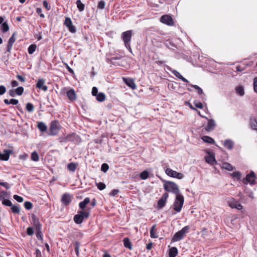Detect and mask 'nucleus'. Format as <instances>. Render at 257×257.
Returning a JSON list of instances; mask_svg holds the SVG:
<instances>
[{
	"instance_id": "1",
	"label": "nucleus",
	"mask_w": 257,
	"mask_h": 257,
	"mask_svg": "<svg viewBox=\"0 0 257 257\" xmlns=\"http://www.w3.org/2000/svg\"><path fill=\"white\" fill-rule=\"evenodd\" d=\"M89 210L78 211L77 214L74 216V222L78 224H81L84 219H87L89 216Z\"/></svg>"
},
{
	"instance_id": "2",
	"label": "nucleus",
	"mask_w": 257,
	"mask_h": 257,
	"mask_svg": "<svg viewBox=\"0 0 257 257\" xmlns=\"http://www.w3.org/2000/svg\"><path fill=\"white\" fill-rule=\"evenodd\" d=\"M164 187L166 191L172 192L176 195L180 194L178 186L173 182L165 181L164 184Z\"/></svg>"
},
{
	"instance_id": "3",
	"label": "nucleus",
	"mask_w": 257,
	"mask_h": 257,
	"mask_svg": "<svg viewBox=\"0 0 257 257\" xmlns=\"http://www.w3.org/2000/svg\"><path fill=\"white\" fill-rule=\"evenodd\" d=\"M133 35L132 30H128L121 34V38L124 42L125 47L131 52L132 49L130 45V42Z\"/></svg>"
},
{
	"instance_id": "4",
	"label": "nucleus",
	"mask_w": 257,
	"mask_h": 257,
	"mask_svg": "<svg viewBox=\"0 0 257 257\" xmlns=\"http://www.w3.org/2000/svg\"><path fill=\"white\" fill-rule=\"evenodd\" d=\"M184 202V197L180 194L176 195L175 201L173 203V209L176 212H180L182 209Z\"/></svg>"
},
{
	"instance_id": "5",
	"label": "nucleus",
	"mask_w": 257,
	"mask_h": 257,
	"mask_svg": "<svg viewBox=\"0 0 257 257\" xmlns=\"http://www.w3.org/2000/svg\"><path fill=\"white\" fill-rule=\"evenodd\" d=\"M188 226H186L182 228L180 231L177 232L174 234L172 238V241L175 242L182 239L184 238L185 233L188 232Z\"/></svg>"
},
{
	"instance_id": "6",
	"label": "nucleus",
	"mask_w": 257,
	"mask_h": 257,
	"mask_svg": "<svg viewBox=\"0 0 257 257\" xmlns=\"http://www.w3.org/2000/svg\"><path fill=\"white\" fill-rule=\"evenodd\" d=\"M64 141L65 142H72L77 144L81 142V139L77 135L73 133L65 137Z\"/></svg>"
},
{
	"instance_id": "7",
	"label": "nucleus",
	"mask_w": 257,
	"mask_h": 257,
	"mask_svg": "<svg viewBox=\"0 0 257 257\" xmlns=\"http://www.w3.org/2000/svg\"><path fill=\"white\" fill-rule=\"evenodd\" d=\"M165 173L167 175L178 179H182L184 177L183 174L178 173L170 168H167L165 170Z\"/></svg>"
},
{
	"instance_id": "8",
	"label": "nucleus",
	"mask_w": 257,
	"mask_h": 257,
	"mask_svg": "<svg viewBox=\"0 0 257 257\" xmlns=\"http://www.w3.org/2000/svg\"><path fill=\"white\" fill-rule=\"evenodd\" d=\"M59 131L58 122L56 121H52L50 124L49 133L50 136H56L58 134Z\"/></svg>"
},
{
	"instance_id": "9",
	"label": "nucleus",
	"mask_w": 257,
	"mask_h": 257,
	"mask_svg": "<svg viewBox=\"0 0 257 257\" xmlns=\"http://www.w3.org/2000/svg\"><path fill=\"white\" fill-rule=\"evenodd\" d=\"M255 173L252 171L246 175L245 178L243 179L242 182L245 184L248 183L251 185H254L255 183Z\"/></svg>"
},
{
	"instance_id": "10",
	"label": "nucleus",
	"mask_w": 257,
	"mask_h": 257,
	"mask_svg": "<svg viewBox=\"0 0 257 257\" xmlns=\"http://www.w3.org/2000/svg\"><path fill=\"white\" fill-rule=\"evenodd\" d=\"M160 22L169 26H172L174 24L172 18L167 15L162 16L160 18Z\"/></svg>"
},
{
	"instance_id": "11",
	"label": "nucleus",
	"mask_w": 257,
	"mask_h": 257,
	"mask_svg": "<svg viewBox=\"0 0 257 257\" xmlns=\"http://www.w3.org/2000/svg\"><path fill=\"white\" fill-rule=\"evenodd\" d=\"M121 59L120 57H113L111 58H107L106 61L114 66H120L121 64Z\"/></svg>"
},
{
	"instance_id": "12",
	"label": "nucleus",
	"mask_w": 257,
	"mask_h": 257,
	"mask_svg": "<svg viewBox=\"0 0 257 257\" xmlns=\"http://www.w3.org/2000/svg\"><path fill=\"white\" fill-rule=\"evenodd\" d=\"M64 25L71 33H74L76 32L75 27L72 25L70 18L68 17L65 18Z\"/></svg>"
},
{
	"instance_id": "13",
	"label": "nucleus",
	"mask_w": 257,
	"mask_h": 257,
	"mask_svg": "<svg viewBox=\"0 0 257 257\" xmlns=\"http://www.w3.org/2000/svg\"><path fill=\"white\" fill-rule=\"evenodd\" d=\"M168 197V193L165 192L163 194L158 201V206L159 208H162L165 206Z\"/></svg>"
},
{
	"instance_id": "14",
	"label": "nucleus",
	"mask_w": 257,
	"mask_h": 257,
	"mask_svg": "<svg viewBox=\"0 0 257 257\" xmlns=\"http://www.w3.org/2000/svg\"><path fill=\"white\" fill-rule=\"evenodd\" d=\"M31 223L35 226V229L42 228V224L40 223L38 217L35 214L32 215Z\"/></svg>"
},
{
	"instance_id": "15",
	"label": "nucleus",
	"mask_w": 257,
	"mask_h": 257,
	"mask_svg": "<svg viewBox=\"0 0 257 257\" xmlns=\"http://www.w3.org/2000/svg\"><path fill=\"white\" fill-rule=\"evenodd\" d=\"M123 80L125 83L129 87L132 89H135L137 88V86L135 83L134 80L130 78H123Z\"/></svg>"
},
{
	"instance_id": "16",
	"label": "nucleus",
	"mask_w": 257,
	"mask_h": 257,
	"mask_svg": "<svg viewBox=\"0 0 257 257\" xmlns=\"http://www.w3.org/2000/svg\"><path fill=\"white\" fill-rule=\"evenodd\" d=\"M15 33H14L12 35V36L10 38V39H9L8 42L7 51V52H8L10 53H11V50L12 49L13 45L14 43H15V42L16 41V38L15 37Z\"/></svg>"
},
{
	"instance_id": "17",
	"label": "nucleus",
	"mask_w": 257,
	"mask_h": 257,
	"mask_svg": "<svg viewBox=\"0 0 257 257\" xmlns=\"http://www.w3.org/2000/svg\"><path fill=\"white\" fill-rule=\"evenodd\" d=\"M61 201L64 205H68L71 201L70 195L68 193H65L63 195Z\"/></svg>"
},
{
	"instance_id": "18",
	"label": "nucleus",
	"mask_w": 257,
	"mask_h": 257,
	"mask_svg": "<svg viewBox=\"0 0 257 257\" xmlns=\"http://www.w3.org/2000/svg\"><path fill=\"white\" fill-rule=\"evenodd\" d=\"M4 152V154L0 153V160L8 161L10 158V155L12 151L11 150H5Z\"/></svg>"
},
{
	"instance_id": "19",
	"label": "nucleus",
	"mask_w": 257,
	"mask_h": 257,
	"mask_svg": "<svg viewBox=\"0 0 257 257\" xmlns=\"http://www.w3.org/2000/svg\"><path fill=\"white\" fill-rule=\"evenodd\" d=\"M229 205L232 208H236L238 210H240L242 208V205L234 199H232L229 202Z\"/></svg>"
},
{
	"instance_id": "20",
	"label": "nucleus",
	"mask_w": 257,
	"mask_h": 257,
	"mask_svg": "<svg viewBox=\"0 0 257 257\" xmlns=\"http://www.w3.org/2000/svg\"><path fill=\"white\" fill-rule=\"evenodd\" d=\"M215 122L212 119H208V123L205 127V130L208 132H210L213 130L215 128Z\"/></svg>"
},
{
	"instance_id": "21",
	"label": "nucleus",
	"mask_w": 257,
	"mask_h": 257,
	"mask_svg": "<svg viewBox=\"0 0 257 257\" xmlns=\"http://www.w3.org/2000/svg\"><path fill=\"white\" fill-rule=\"evenodd\" d=\"M44 84L45 80L43 79H40L38 80L36 84V87L39 89H42L44 91H46L48 89V87Z\"/></svg>"
},
{
	"instance_id": "22",
	"label": "nucleus",
	"mask_w": 257,
	"mask_h": 257,
	"mask_svg": "<svg viewBox=\"0 0 257 257\" xmlns=\"http://www.w3.org/2000/svg\"><path fill=\"white\" fill-rule=\"evenodd\" d=\"M67 96L71 101L75 100L76 98V93L73 89H71L67 92Z\"/></svg>"
},
{
	"instance_id": "23",
	"label": "nucleus",
	"mask_w": 257,
	"mask_h": 257,
	"mask_svg": "<svg viewBox=\"0 0 257 257\" xmlns=\"http://www.w3.org/2000/svg\"><path fill=\"white\" fill-rule=\"evenodd\" d=\"M90 202V199L89 197H86L84 200L79 203V207L82 210H85L86 205Z\"/></svg>"
},
{
	"instance_id": "24",
	"label": "nucleus",
	"mask_w": 257,
	"mask_h": 257,
	"mask_svg": "<svg viewBox=\"0 0 257 257\" xmlns=\"http://www.w3.org/2000/svg\"><path fill=\"white\" fill-rule=\"evenodd\" d=\"M123 244L125 247L132 250L133 248L132 244L128 237H125L123 239Z\"/></svg>"
},
{
	"instance_id": "25",
	"label": "nucleus",
	"mask_w": 257,
	"mask_h": 257,
	"mask_svg": "<svg viewBox=\"0 0 257 257\" xmlns=\"http://www.w3.org/2000/svg\"><path fill=\"white\" fill-rule=\"evenodd\" d=\"M150 236L153 238H156L158 237V232L156 229V225H153L150 230Z\"/></svg>"
},
{
	"instance_id": "26",
	"label": "nucleus",
	"mask_w": 257,
	"mask_h": 257,
	"mask_svg": "<svg viewBox=\"0 0 257 257\" xmlns=\"http://www.w3.org/2000/svg\"><path fill=\"white\" fill-rule=\"evenodd\" d=\"M172 73L176 76L177 77V78H178L179 79H181L182 81H183V82H188V81L184 77H183L181 75V74L178 72L177 71L175 70H172Z\"/></svg>"
},
{
	"instance_id": "27",
	"label": "nucleus",
	"mask_w": 257,
	"mask_h": 257,
	"mask_svg": "<svg viewBox=\"0 0 257 257\" xmlns=\"http://www.w3.org/2000/svg\"><path fill=\"white\" fill-rule=\"evenodd\" d=\"M205 160L207 163L210 165H213L216 163L215 157L212 155H210L209 156L206 157Z\"/></svg>"
},
{
	"instance_id": "28",
	"label": "nucleus",
	"mask_w": 257,
	"mask_h": 257,
	"mask_svg": "<svg viewBox=\"0 0 257 257\" xmlns=\"http://www.w3.org/2000/svg\"><path fill=\"white\" fill-rule=\"evenodd\" d=\"M37 127L42 132H45L47 129V125L42 121L38 122Z\"/></svg>"
},
{
	"instance_id": "29",
	"label": "nucleus",
	"mask_w": 257,
	"mask_h": 257,
	"mask_svg": "<svg viewBox=\"0 0 257 257\" xmlns=\"http://www.w3.org/2000/svg\"><path fill=\"white\" fill-rule=\"evenodd\" d=\"M178 254V249L176 247H172L170 249L169 257H176Z\"/></svg>"
},
{
	"instance_id": "30",
	"label": "nucleus",
	"mask_w": 257,
	"mask_h": 257,
	"mask_svg": "<svg viewBox=\"0 0 257 257\" xmlns=\"http://www.w3.org/2000/svg\"><path fill=\"white\" fill-rule=\"evenodd\" d=\"M105 95L103 92H99L96 96V100L99 102H103L105 100Z\"/></svg>"
},
{
	"instance_id": "31",
	"label": "nucleus",
	"mask_w": 257,
	"mask_h": 257,
	"mask_svg": "<svg viewBox=\"0 0 257 257\" xmlns=\"http://www.w3.org/2000/svg\"><path fill=\"white\" fill-rule=\"evenodd\" d=\"M223 145L225 148L230 150L233 148V143L230 140H226L224 141Z\"/></svg>"
},
{
	"instance_id": "32",
	"label": "nucleus",
	"mask_w": 257,
	"mask_h": 257,
	"mask_svg": "<svg viewBox=\"0 0 257 257\" xmlns=\"http://www.w3.org/2000/svg\"><path fill=\"white\" fill-rule=\"evenodd\" d=\"M4 102L6 104H12L13 105H17L19 101L17 99L12 98V99H10V100H9L7 99H4Z\"/></svg>"
},
{
	"instance_id": "33",
	"label": "nucleus",
	"mask_w": 257,
	"mask_h": 257,
	"mask_svg": "<svg viewBox=\"0 0 257 257\" xmlns=\"http://www.w3.org/2000/svg\"><path fill=\"white\" fill-rule=\"evenodd\" d=\"M77 165L74 163H70L67 165V169L72 172H74L76 169Z\"/></svg>"
},
{
	"instance_id": "34",
	"label": "nucleus",
	"mask_w": 257,
	"mask_h": 257,
	"mask_svg": "<svg viewBox=\"0 0 257 257\" xmlns=\"http://www.w3.org/2000/svg\"><path fill=\"white\" fill-rule=\"evenodd\" d=\"M202 140L205 142L210 144H212L214 143V140L210 137L205 136L202 138Z\"/></svg>"
},
{
	"instance_id": "35",
	"label": "nucleus",
	"mask_w": 257,
	"mask_h": 257,
	"mask_svg": "<svg viewBox=\"0 0 257 257\" xmlns=\"http://www.w3.org/2000/svg\"><path fill=\"white\" fill-rule=\"evenodd\" d=\"M31 159L33 161L38 162L39 160V156L36 151H34L31 154Z\"/></svg>"
},
{
	"instance_id": "36",
	"label": "nucleus",
	"mask_w": 257,
	"mask_h": 257,
	"mask_svg": "<svg viewBox=\"0 0 257 257\" xmlns=\"http://www.w3.org/2000/svg\"><path fill=\"white\" fill-rule=\"evenodd\" d=\"M76 4L80 12H82L84 10L85 5L81 3L80 0H77Z\"/></svg>"
},
{
	"instance_id": "37",
	"label": "nucleus",
	"mask_w": 257,
	"mask_h": 257,
	"mask_svg": "<svg viewBox=\"0 0 257 257\" xmlns=\"http://www.w3.org/2000/svg\"><path fill=\"white\" fill-rule=\"evenodd\" d=\"M10 197V194L6 191H2L0 192V200H4V199H6V198H9Z\"/></svg>"
},
{
	"instance_id": "38",
	"label": "nucleus",
	"mask_w": 257,
	"mask_h": 257,
	"mask_svg": "<svg viewBox=\"0 0 257 257\" xmlns=\"http://www.w3.org/2000/svg\"><path fill=\"white\" fill-rule=\"evenodd\" d=\"M236 92L237 93H238L239 95L242 96L244 95V89L242 86H239L236 87Z\"/></svg>"
},
{
	"instance_id": "39",
	"label": "nucleus",
	"mask_w": 257,
	"mask_h": 257,
	"mask_svg": "<svg viewBox=\"0 0 257 257\" xmlns=\"http://www.w3.org/2000/svg\"><path fill=\"white\" fill-rule=\"evenodd\" d=\"M37 46L35 44L31 45L28 48V52L30 54H32L36 50Z\"/></svg>"
},
{
	"instance_id": "40",
	"label": "nucleus",
	"mask_w": 257,
	"mask_h": 257,
	"mask_svg": "<svg viewBox=\"0 0 257 257\" xmlns=\"http://www.w3.org/2000/svg\"><path fill=\"white\" fill-rule=\"evenodd\" d=\"M1 29L3 33H6L9 30V27L6 22L2 23Z\"/></svg>"
},
{
	"instance_id": "41",
	"label": "nucleus",
	"mask_w": 257,
	"mask_h": 257,
	"mask_svg": "<svg viewBox=\"0 0 257 257\" xmlns=\"http://www.w3.org/2000/svg\"><path fill=\"white\" fill-rule=\"evenodd\" d=\"M140 177L143 180H146L149 177V172L144 171L140 174Z\"/></svg>"
},
{
	"instance_id": "42",
	"label": "nucleus",
	"mask_w": 257,
	"mask_h": 257,
	"mask_svg": "<svg viewBox=\"0 0 257 257\" xmlns=\"http://www.w3.org/2000/svg\"><path fill=\"white\" fill-rule=\"evenodd\" d=\"M222 168L228 171H231L233 170L232 165L228 163H223L222 165Z\"/></svg>"
},
{
	"instance_id": "43",
	"label": "nucleus",
	"mask_w": 257,
	"mask_h": 257,
	"mask_svg": "<svg viewBox=\"0 0 257 257\" xmlns=\"http://www.w3.org/2000/svg\"><path fill=\"white\" fill-rule=\"evenodd\" d=\"M11 210L13 213H19L20 211L19 205H12L11 206Z\"/></svg>"
},
{
	"instance_id": "44",
	"label": "nucleus",
	"mask_w": 257,
	"mask_h": 257,
	"mask_svg": "<svg viewBox=\"0 0 257 257\" xmlns=\"http://www.w3.org/2000/svg\"><path fill=\"white\" fill-rule=\"evenodd\" d=\"M26 109L29 112H32L34 111V105L31 103H27L26 104Z\"/></svg>"
},
{
	"instance_id": "45",
	"label": "nucleus",
	"mask_w": 257,
	"mask_h": 257,
	"mask_svg": "<svg viewBox=\"0 0 257 257\" xmlns=\"http://www.w3.org/2000/svg\"><path fill=\"white\" fill-rule=\"evenodd\" d=\"M95 185L97 187L98 189L100 190H102L106 187L105 184L102 182H95Z\"/></svg>"
},
{
	"instance_id": "46",
	"label": "nucleus",
	"mask_w": 257,
	"mask_h": 257,
	"mask_svg": "<svg viewBox=\"0 0 257 257\" xmlns=\"http://www.w3.org/2000/svg\"><path fill=\"white\" fill-rule=\"evenodd\" d=\"M36 236L38 239L42 240L43 235L41 232V228L36 229Z\"/></svg>"
},
{
	"instance_id": "47",
	"label": "nucleus",
	"mask_w": 257,
	"mask_h": 257,
	"mask_svg": "<svg viewBox=\"0 0 257 257\" xmlns=\"http://www.w3.org/2000/svg\"><path fill=\"white\" fill-rule=\"evenodd\" d=\"M74 246H75V253L77 255V256H78L79 254V247H80V243L76 241L74 243Z\"/></svg>"
},
{
	"instance_id": "48",
	"label": "nucleus",
	"mask_w": 257,
	"mask_h": 257,
	"mask_svg": "<svg viewBox=\"0 0 257 257\" xmlns=\"http://www.w3.org/2000/svg\"><path fill=\"white\" fill-rule=\"evenodd\" d=\"M250 125L252 129L257 130V121L254 119H250Z\"/></svg>"
},
{
	"instance_id": "49",
	"label": "nucleus",
	"mask_w": 257,
	"mask_h": 257,
	"mask_svg": "<svg viewBox=\"0 0 257 257\" xmlns=\"http://www.w3.org/2000/svg\"><path fill=\"white\" fill-rule=\"evenodd\" d=\"M24 92V88L22 86L18 87L15 90L16 93L18 95H21Z\"/></svg>"
},
{
	"instance_id": "50",
	"label": "nucleus",
	"mask_w": 257,
	"mask_h": 257,
	"mask_svg": "<svg viewBox=\"0 0 257 257\" xmlns=\"http://www.w3.org/2000/svg\"><path fill=\"white\" fill-rule=\"evenodd\" d=\"M193 104L197 108H200V109H202L203 108V104L197 101V100H195L193 102Z\"/></svg>"
},
{
	"instance_id": "51",
	"label": "nucleus",
	"mask_w": 257,
	"mask_h": 257,
	"mask_svg": "<svg viewBox=\"0 0 257 257\" xmlns=\"http://www.w3.org/2000/svg\"><path fill=\"white\" fill-rule=\"evenodd\" d=\"M24 206L28 210L31 209L33 207V204L31 202L26 201L24 203Z\"/></svg>"
},
{
	"instance_id": "52",
	"label": "nucleus",
	"mask_w": 257,
	"mask_h": 257,
	"mask_svg": "<svg viewBox=\"0 0 257 257\" xmlns=\"http://www.w3.org/2000/svg\"><path fill=\"white\" fill-rule=\"evenodd\" d=\"M2 204L7 206H11L12 205V202L9 199H4Z\"/></svg>"
},
{
	"instance_id": "53",
	"label": "nucleus",
	"mask_w": 257,
	"mask_h": 257,
	"mask_svg": "<svg viewBox=\"0 0 257 257\" xmlns=\"http://www.w3.org/2000/svg\"><path fill=\"white\" fill-rule=\"evenodd\" d=\"M109 169L108 165L106 163H103L101 167V170L104 172H107Z\"/></svg>"
},
{
	"instance_id": "54",
	"label": "nucleus",
	"mask_w": 257,
	"mask_h": 257,
	"mask_svg": "<svg viewBox=\"0 0 257 257\" xmlns=\"http://www.w3.org/2000/svg\"><path fill=\"white\" fill-rule=\"evenodd\" d=\"M105 5V4L104 1L101 0L98 3L97 8L99 9H103L104 8Z\"/></svg>"
},
{
	"instance_id": "55",
	"label": "nucleus",
	"mask_w": 257,
	"mask_h": 257,
	"mask_svg": "<svg viewBox=\"0 0 257 257\" xmlns=\"http://www.w3.org/2000/svg\"><path fill=\"white\" fill-rule=\"evenodd\" d=\"M232 176L238 179H240L241 177V174L239 172H235L232 173Z\"/></svg>"
},
{
	"instance_id": "56",
	"label": "nucleus",
	"mask_w": 257,
	"mask_h": 257,
	"mask_svg": "<svg viewBox=\"0 0 257 257\" xmlns=\"http://www.w3.org/2000/svg\"><path fill=\"white\" fill-rule=\"evenodd\" d=\"M13 198L19 202H22L24 200V199L22 197L17 195H14Z\"/></svg>"
},
{
	"instance_id": "57",
	"label": "nucleus",
	"mask_w": 257,
	"mask_h": 257,
	"mask_svg": "<svg viewBox=\"0 0 257 257\" xmlns=\"http://www.w3.org/2000/svg\"><path fill=\"white\" fill-rule=\"evenodd\" d=\"M27 233L29 235H32L34 234V230L32 227H29L27 229Z\"/></svg>"
},
{
	"instance_id": "58",
	"label": "nucleus",
	"mask_w": 257,
	"mask_h": 257,
	"mask_svg": "<svg viewBox=\"0 0 257 257\" xmlns=\"http://www.w3.org/2000/svg\"><path fill=\"white\" fill-rule=\"evenodd\" d=\"M119 192V190L118 189H113L110 193L109 195L112 196H115Z\"/></svg>"
},
{
	"instance_id": "59",
	"label": "nucleus",
	"mask_w": 257,
	"mask_h": 257,
	"mask_svg": "<svg viewBox=\"0 0 257 257\" xmlns=\"http://www.w3.org/2000/svg\"><path fill=\"white\" fill-rule=\"evenodd\" d=\"M91 93L93 96H95L98 94V90L96 87H93L92 88Z\"/></svg>"
},
{
	"instance_id": "60",
	"label": "nucleus",
	"mask_w": 257,
	"mask_h": 257,
	"mask_svg": "<svg viewBox=\"0 0 257 257\" xmlns=\"http://www.w3.org/2000/svg\"><path fill=\"white\" fill-rule=\"evenodd\" d=\"M6 91V88L4 85L0 86V95H3Z\"/></svg>"
},
{
	"instance_id": "61",
	"label": "nucleus",
	"mask_w": 257,
	"mask_h": 257,
	"mask_svg": "<svg viewBox=\"0 0 257 257\" xmlns=\"http://www.w3.org/2000/svg\"><path fill=\"white\" fill-rule=\"evenodd\" d=\"M36 12L38 14H39L40 15V16L41 17V18H44L45 17V16L42 13V9L40 8H37L36 9Z\"/></svg>"
},
{
	"instance_id": "62",
	"label": "nucleus",
	"mask_w": 257,
	"mask_h": 257,
	"mask_svg": "<svg viewBox=\"0 0 257 257\" xmlns=\"http://www.w3.org/2000/svg\"><path fill=\"white\" fill-rule=\"evenodd\" d=\"M0 186H4L7 189H8L10 188V186L8 183L7 182H0Z\"/></svg>"
},
{
	"instance_id": "63",
	"label": "nucleus",
	"mask_w": 257,
	"mask_h": 257,
	"mask_svg": "<svg viewBox=\"0 0 257 257\" xmlns=\"http://www.w3.org/2000/svg\"><path fill=\"white\" fill-rule=\"evenodd\" d=\"M253 88L254 91L257 93V77H255L253 79Z\"/></svg>"
},
{
	"instance_id": "64",
	"label": "nucleus",
	"mask_w": 257,
	"mask_h": 257,
	"mask_svg": "<svg viewBox=\"0 0 257 257\" xmlns=\"http://www.w3.org/2000/svg\"><path fill=\"white\" fill-rule=\"evenodd\" d=\"M43 6L47 10L49 11L51 9V7L49 6L48 2L46 1H43Z\"/></svg>"
}]
</instances>
